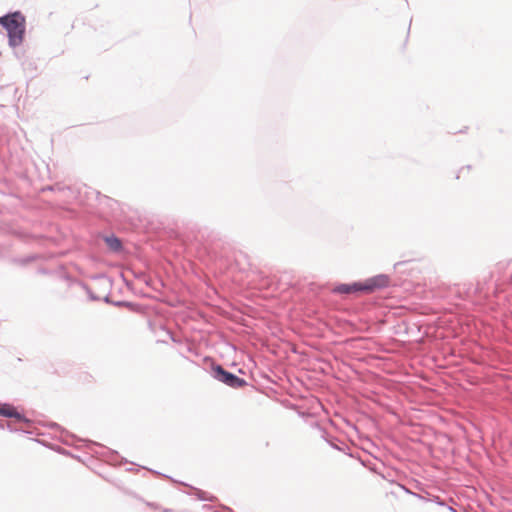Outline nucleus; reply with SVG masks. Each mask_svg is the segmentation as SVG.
<instances>
[{
  "label": "nucleus",
  "mask_w": 512,
  "mask_h": 512,
  "mask_svg": "<svg viewBox=\"0 0 512 512\" xmlns=\"http://www.w3.org/2000/svg\"><path fill=\"white\" fill-rule=\"evenodd\" d=\"M0 23L6 28L10 43L14 46L23 40L25 31V18L20 12L0 17Z\"/></svg>",
  "instance_id": "obj_1"
},
{
  "label": "nucleus",
  "mask_w": 512,
  "mask_h": 512,
  "mask_svg": "<svg viewBox=\"0 0 512 512\" xmlns=\"http://www.w3.org/2000/svg\"><path fill=\"white\" fill-rule=\"evenodd\" d=\"M388 284V278L384 275H379L370 279L365 280L361 283H354V284H342L339 285L336 288V291L339 293H354L358 291L363 292H373L374 290L378 288H382L387 286Z\"/></svg>",
  "instance_id": "obj_2"
},
{
  "label": "nucleus",
  "mask_w": 512,
  "mask_h": 512,
  "mask_svg": "<svg viewBox=\"0 0 512 512\" xmlns=\"http://www.w3.org/2000/svg\"><path fill=\"white\" fill-rule=\"evenodd\" d=\"M214 372H215V377L219 381H221L231 387L238 388V387H242L246 384L245 380L235 376L232 373L225 371L221 366H217L214 369Z\"/></svg>",
  "instance_id": "obj_3"
},
{
  "label": "nucleus",
  "mask_w": 512,
  "mask_h": 512,
  "mask_svg": "<svg viewBox=\"0 0 512 512\" xmlns=\"http://www.w3.org/2000/svg\"><path fill=\"white\" fill-rule=\"evenodd\" d=\"M0 416L15 418L18 421H26V419L10 404L0 405Z\"/></svg>",
  "instance_id": "obj_4"
},
{
  "label": "nucleus",
  "mask_w": 512,
  "mask_h": 512,
  "mask_svg": "<svg viewBox=\"0 0 512 512\" xmlns=\"http://www.w3.org/2000/svg\"><path fill=\"white\" fill-rule=\"evenodd\" d=\"M107 245L114 251H117L121 247V242L119 239L115 237H108L106 238Z\"/></svg>",
  "instance_id": "obj_5"
}]
</instances>
